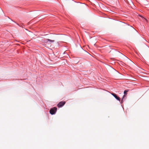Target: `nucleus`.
<instances>
[{"mask_svg":"<svg viewBox=\"0 0 149 149\" xmlns=\"http://www.w3.org/2000/svg\"><path fill=\"white\" fill-rule=\"evenodd\" d=\"M57 110V108L56 107H53L51 108L49 110V113L51 115L54 114Z\"/></svg>","mask_w":149,"mask_h":149,"instance_id":"obj_1","label":"nucleus"},{"mask_svg":"<svg viewBox=\"0 0 149 149\" xmlns=\"http://www.w3.org/2000/svg\"><path fill=\"white\" fill-rule=\"evenodd\" d=\"M65 104V102H60L57 104V107L58 108L61 107H62Z\"/></svg>","mask_w":149,"mask_h":149,"instance_id":"obj_2","label":"nucleus"},{"mask_svg":"<svg viewBox=\"0 0 149 149\" xmlns=\"http://www.w3.org/2000/svg\"><path fill=\"white\" fill-rule=\"evenodd\" d=\"M112 95L117 100L120 101V98L116 94L114 93H111Z\"/></svg>","mask_w":149,"mask_h":149,"instance_id":"obj_3","label":"nucleus"},{"mask_svg":"<svg viewBox=\"0 0 149 149\" xmlns=\"http://www.w3.org/2000/svg\"><path fill=\"white\" fill-rule=\"evenodd\" d=\"M125 97V95H123V97H122V99L121 101V102H120V103H122L123 102V100H124V97Z\"/></svg>","mask_w":149,"mask_h":149,"instance_id":"obj_4","label":"nucleus"},{"mask_svg":"<svg viewBox=\"0 0 149 149\" xmlns=\"http://www.w3.org/2000/svg\"><path fill=\"white\" fill-rule=\"evenodd\" d=\"M128 91L127 90H125L124 92V95H125H125L127 94V92H128Z\"/></svg>","mask_w":149,"mask_h":149,"instance_id":"obj_5","label":"nucleus"},{"mask_svg":"<svg viewBox=\"0 0 149 149\" xmlns=\"http://www.w3.org/2000/svg\"><path fill=\"white\" fill-rule=\"evenodd\" d=\"M48 39H45L44 40V42L45 43H47L48 42Z\"/></svg>","mask_w":149,"mask_h":149,"instance_id":"obj_6","label":"nucleus"},{"mask_svg":"<svg viewBox=\"0 0 149 149\" xmlns=\"http://www.w3.org/2000/svg\"><path fill=\"white\" fill-rule=\"evenodd\" d=\"M48 41H49L50 42H54V40H50L49 39H48Z\"/></svg>","mask_w":149,"mask_h":149,"instance_id":"obj_7","label":"nucleus"},{"mask_svg":"<svg viewBox=\"0 0 149 149\" xmlns=\"http://www.w3.org/2000/svg\"><path fill=\"white\" fill-rule=\"evenodd\" d=\"M17 24L19 25V24H18L17 23Z\"/></svg>","mask_w":149,"mask_h":149,"instance_id":"obj_8","label":"nucleus"},{"mask_svg":"<svg viewBox=\"0 0 149 149\" xmlns=\"http://www.w3.org/2000/svg\"><path fill=\"white\" fill-rule=\"evenodd\" d=\"M12 20V21L13 22V20Z\"/></svg>","mask_w":149,"mask_h":149,"instance_id":"obj_9","label":"nucleus"},{"mask_svg":"<svg viewBox=\"0 0 149 149\" xmlns=\"http://www.w3.org/2000/svg\"><path fill=\"white\" fill-rule=\"evenodd\" d=\"M145 19V20H146V21L147 20H146V19Z\"/></svg>","mask_w":149,"mask_h":149,"instance_id":"obj_10","label":"nucleus"}]
</instances>
